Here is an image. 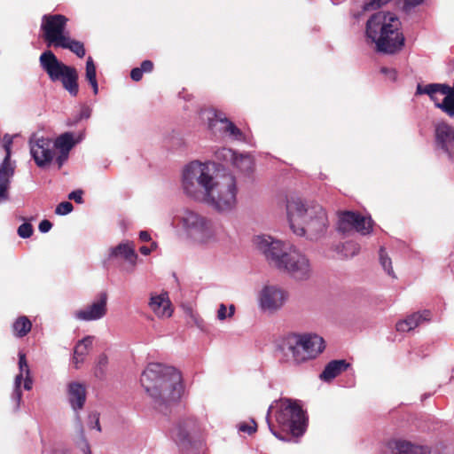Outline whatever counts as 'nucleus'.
Here are the masks:
<instances>
[{
  "mask_svg": "<svg viewBox=\"0 0 454 454\" xmlns=\"http://www.w3.org/2000/svg\"><path fill=\"white\" fill-rule=\"evenodd\" d=\"M93 336H86L79 340L74 348L73 363L74 367L78 369L82 364L85 361L87 355L92 347Z\"/></svg>",
  "mask_w": 454,
  "mask_h": 454,
  "instance_id": "5701e85b",
  "label": "nucleus"
},
{
  "mask_svg": "<svg viewBox=\"0 0 454 454\" xmlns=\"http://www.w3.org/2000/svg\"><path fill=\"white\" fill-rule=\"evenodd\" d=\"M153 63L151 60H144L141 63L140 68L143 71V73H151L153 69Z\"/></svg>",
  "mask_w": 454,
  "mask_h": 454,
  "instance_id": "8fccbe9b",
  "label": "nucleus"
},
{
  "mask_svg": "<svg viewBox=\"0 0 454 454\" xmlns=\"http://www.w3.org/2000/svg\"><path fill=\"white\" fill-rule=\"evenodd\" d=\"M390 0H366L363 5L362 12L354 13L353 17L356 20H360L363 12L372 11L380 8L381 6L387 4Z\"/></svg>",
  "mask_w": 454,
  "mask_h": 454,
  "instance_id": "72a5a7b5",
  "label": "nucleus"
},
{
  "mask_svg": "<svg viewBox=\"0 0 454 454\" xmlns=\"http://www.w3.org/2000/svg\"><path fill=\"white\" fill-rule=\"evenodd\" d=\"M139 239L143 242H148L151 240V236L146 231H142L139 233Z\"/></svg>",
  "mask_w": 454,
  "mask_h": 454,
  "instance_id": "5fc2aeb1",
  "label": "nucleus"
},
{
  "mask_svg": "<svg viewBox=\"0 0 454 454\" xmlns=\"http://www.w3.org/2000/svg\"><path fill=\"white\" fill-rule=\"evenodd\" d=\"M52 227V223L49 221V220H43L40 223H39V231L43 233H45V232H48Z\"/></svg>",
  "mask_w": 454,
  "mask_h": 454,
  "instance_id": "3c124183",
  "label": "nucleus"
},
{
  "mask_svg": "<svg viewBox=\"0 0 454 454\" xmlns=\"http://www.w3.org/2000/svg\"><path fill=\"white\" fill-rule=\"evenodd\" d=\"M380 262L383 268V270L386 271V273L392 277L393 278H395V274L394 272L393 267H392V261L387 254L385 248L380 247Z\"/></svg>",
  "mask_w": 454,
  "mask_h": 454,
  "instance_id": "f704fd0d",
  "label": "nucleus"
},
{
  "mask_svg": "<svg viewBox=\"0 0 454 454\" xmlns=\"http://www.w3.org/2000/svg\"><path fill=\"white\" fill-rule=\"evenodd\" d=\"M232 166L244 173H250L253 170L254 161L249 154H237L232 161Z\"/></svg>",
  "mask_w": 454,
  "mask_h": 454,
  "instance_id": "c756f323",
  "label": "nucleus"
},
{
  "mask_svg": "<svg viewBox=\"0 0 454 454\" xmlns=\"http://www.w3.org/2000/svg\"><path fill=\"white\" fill-rule=\"evenodd\" d=\"M84 454H91L90 446H89V444L87 442H85Z\"/></svg>",
  "mask_w": 454,
  "mask_h": 454,
  "instance_id": "e2e57ef3",
  "label": "nucleus"
},
{
  "mask_svg": "<svg viewBox=\"0 0 454 454\" xmlns=\"http://www.w3.org/2000/svg\"><path fill=\"white\" fill-rule=\"evenodd\" d=\"M74 209V207H73V204L69 201H63V202H60L56 209H55V213L57 215H67L69 213H71Z\"/></svg>",
  "mask_w": 454,
  "mask_h": 454,
  "instance_id": "58836bf2",
  "label": "nucleus"
},
{
  "mask_svg": "<svg viewBox=\"0 0 454 454\" xmlns=\"http://www.w3.org/2000/svg\"><path fill=\"white\" fill-rule=\"evenodd\" d=\"M32 328V323L26 316H20L13 322L12 329L14 336L22 338L26 336Z\"/></svg>",
  "mask_w": 454,
  "mask_h": 454,
  "instance_id": "cd10ccee",
  "label": "nucleus"
},
{
  "mask_svg": "<svg viewBox=\"0 0 454 454\" xmlns=\"http://www.w3.org/2000/svg\"><path fill=\"white\" fill-rule=\"evenodd\" d=\"M156 247H157L156 243H153L150 248H152V251H153L156 248Z\"/></svg>",
  "mask_w": 454,
  "mask_h": 454,
  "instance_id": "0e129e2a",
  "label": "nucleus"
},
{
  "mask_svg": "<svg viewBox=\"0 0 454 454\" xmlns=\"http://www.w3.org/2000/svg\"><path fill=\"white\" fill-rule=\"evenodd\" d=\"M54 148H58L62 153H69L74 145V141L72 133L66 132L60 135L55 141H53Z\"/></svg>",
  "mask_w": 454,
  "mask_h": 454,
  "instance_id": "7c9ffc66",
  "label": "nucleus"
},
{
  "mask_svg": "<svg viewBox=\"0 0 454 454\" xmlns=\"http://www.w3.org/2000/svg\"><path fill=\"white\" fill-rule=\"evenodd\" d=\"M450 91V87L449 86V91L443 94L445 97L441 103H436V107L450 117H454V94Z\"/></svg>",
  "mask_w": 454,
  "mask_h": 454,
  "instance_id": "473e14b6",
  "label": "nucleus"
},
{
  "mask_svg": "<svg viewBox=\"0 0 454 454\" xmlns=\"http://www.w3.org/2000/svg\"><path fill=\"white\" fill-rule=\"evenodd\" d=\"M381 74H383L389 81L395 82L397 78V72L394 68L383 67L380 68Z\"/></svg>",
  "mask_w": 454,
  "mask_h": 454,
  "instance_id": "a18cd8bd",
  "label": "nucleus"
},
{
  "mask_svg": "<svg viewBox=\"0 0 454 454\" xmlns=\"http://www.w3.org/2000/svg\"><path fill=\"white\" fill-rule=\"evenodd\" d=\"M373 221L370 216L362 215L353 211L338 213L337 231L343 234L356 231L361 235H367L372 231Z\"/></svg>",
  "mask_w": 454,
  "mask_h": 454,
  "instance_id": "f8f14e48",
  "label": "nucleus"
},
{
  "mask_svg": "<svg viewBox=\"0 0 454 454\" xmlns=\"http://www.w3.org/2000/svg\"><path fill=\"white\" fill-rule=\"evenodd\" d=\"M18 234L23 239H27L33 234V226L29 223H24L18 228Z\"/></svg>",
  "mask_w": 454,
  "mask_h": 454,
  "instance_id": "a19ab883",
  "label": "nucleus"
},
{
  "mask_svg": "<svg viewBox=\"0 0 454 454\" xmlns=\"http://www.w3.org/2000/svg\"><path fill=\"white\" fill-rule=\"evenodd\" d=\"M12 141L11 138L6 140L4 138V148L6 152V155L0 166V201L6 200L8 199V190L10 188L11 178L14 175L15 167L11 162V146Z\"/></svg>",
  "mask_w": 454,
  "mask_h": 454,
  "instance_id": "a211bd4d",
  "label": "nucleus"
},
{
  "mask_svg": "<svg viewBox=\"0 0 454 454\" xmlns=\"http://www.w3.org/2000/svg\"><path fill=\"white\" fill-rule=\"evenodd\" d=\"M86 387L79 382H70L67 386V399L74 411L82 410L86 402Z\"/></svg>",
  "mask_w": 454,
  "mask_h": 454,
  "instance_id": "412c9836",
  "label": "nucleus"
},
{
  "mask_svg": "<svg viewBox=\"0 0 454 454\" xmlns=\"http://www.w3.org/2000/svg\"><path fill=\"white\" fill-rule=\"evenodd\" d=\"M68 19L62 14H45L42 18L41 30L48 47H58L67 36L65 30Z\"/></svg>",
  "mask_w": 454,
  "mask_h": 454,
  "instance_id": "9d476101",
  "label": "nucleus"
},
{
  "mask_svg": "<svg viewBox=\"0 0 454 454\" xmlns=\"http://www.w3.org/2000/svg\"><path fill=\"white\" fill-rule=\"evenodd\" d=\"M278 270L288 273L294 279L298 281L308 280L313 271L308 256L295 249H291Z\"/></svg>",
  "mask_w": 454,
  "mask_h": 454,
  "instance_id": "9b49d317",
  "label": "nucleus"
},
{
  "mask_svg": "<svg viewBox=\"0 0 454 454\" xmlns=\"http://www.w3.org/2000/svg\"><path fill=\"white\" fill-rule=\"evenodd\" d=\"M67 157H68V153L60 152V154L57 157V160H56L57 163L59 165V168H61L64 161L67 160Z\"/></svg>",
  "mask_w": 454,
  "mask_h": 454,
  "instance_id": "603ef678",
  "label": "nucleus"
},
{
  "mask_svg": "<svg viewBox=\"0 0 454 454\" xmlns=\"http://www.w3.org/2000/svg\"><path fill=\"white\" fill-rule=\"evenodd\" d=\"M143 71L140 67H135L130 72V77L135 82H139L143 78Z\"/></svg>",
  "mask_w": 454,
  "mask_h": 454,
  "instance_id": "09e8293b",
  "label": "nucleus"
},
{
  "mask_svg": "<svg viewBox=\"0 0 454 454\" xmlns=\"http://www.w3.org/2000/svg\"><path fill=\"white\" fill-rule=\"evenodd\" d=\"M434 146L439 153L454 160V127L446 122L435 124Z\"/></svg>",
  "mask_w": 454,
  "mask_h": 454,
  "instance_id": "dca6fc26",
  "label": "nucleus"
},
{
  "mask_svg": "<svg viewBox=\"0 0 454 454\" xmlns=\"http://www.w3.org/2000/svg\"><path fill=\"white\" fill-rule=\"evenodd\" d=\"M24 376H25V373L20 372L15 378V389H14L13 395H14V398L17 400L18 403H20L21 396H22V391L20 390V384H21L22 380H25Z\"/></svg>",
  "mask_w": 454,
  "mask_h": 454,
  "instance_id": "ea45409f",
  "label": "nucleus"
},
{
  "mask_svg": "<svg viewBox=\"0 0 454 454\" xmlns=\"http://www.w3.org/2000/svg\"><path fill=\"white\" fill-rule=\"evenodd\" d=\"M111 256L121 257L134 267L137 263V254L135 252V247L132 243H121L111 249Z\"/></svg>",
  "mask_w": 454,
  "mask_h": 454,
  "instance_id": "393cba45",
  "label": "nucleus"
},
{
  "mask_svg": "<svg viewBox=\"0 0 454 454\" xmlns=\"http://www.w3.org/2000/svg\"><path fill=\"white\" fill-rule=\"evenodd\" d=\"M217 318L220 321H223V320L229 318L228 312H227V307L223 303H221L219 305V308L217 310Z\"/></svg>",
  "mask_w": 454,
  "mask_h": 454,
  "instance_id": "de8ad7c7",
  "label": "nucleus"
},
{
  "mask_svg": "<svg viewBox=\"0 0 454 454\" xmlns=\"http://www.w3.org/2000/svg\"><path fill=\"white\" fill-rule=\"evenodd\" d=\"M365 35L375 44L379 52L394 54L404 44L402 23L393 12H378L365 24Z\"/></svg>",
  "mask_w": 454,
  "mask_h": 454,
  "instance_id": "39448f33",
  "label": "nucleus"
},
{
  "mask_svg": "<svg viewBox=\"0 0 454 454\" xmlns=\"http://www.w3.org/2000/svg\"><path fill=\"white\" fill-rule=\"evenodd\" d=\"M150 309L159 317H169L173 309L167 293L152 294L149 301Z\"/></svg>",
  "mask_w": 454,
  "mask_h": 454,
  "instance_id": "aec40b11",
  "label": "nucleus"
},
{
  "mask_svg": "<svg viewBox=\"0 0 454 454\" xmlns=\"http://www.w3.org/2000/svg\"><path fill=\"white\" fill-rule=\"evenodd\" d=\"M19 368L20 372L25 373V376L30 374V370L26 358V355L22 352L19 353Z\"/></svg>",
  "mask_w": 454,
  "mask_h": 454,
  "instance_id": "79ce46f5",
  "label": "nucleus"
},
{
  "mask_svg": "<svg viewBox=\"0 0 454 454\" xmlns=\"http://www.w3.org/2000/svg\"><path fill=\"white\" fill-rule=\"evenodd\" d=\"M31 387H32V380L29 375H26L25 380H24V388L26 390H29V389H31Z\"/></svg>",
  "mask_w": 454,
  "mask_h": 454,
  "instance_id": "6e6d98bb",
  "label": "nucleus"
},
{
  "mask_svg": "<svg viewBox=\"0 0 454 454\" xmlns=\"http://www.w3.org/2000/svg\"><path fill=\"white\" fill-rule=\"evenodd\" d=\"M257 425L254 420H251V424L241 423L239 425V430L248 434H252L256 431Z\"/></svg>",
  "mask_w": 454,
  "mask_h": 454,
  "instance_id": "c03bdc74",
  "label": "nucleus"
},
{
  "mask_svg": "<svg viewBox=\"0 0 454 454\" xmlns=\"http://www.w3.org/2000/svg\"><path fill=\"white\" fill-rule=\"evenodd\" d=\"M324 348V339L313 333L290 334L280 347L282 360L292 364H301L314 359Z\"/></svg>",
  "mask_w": 454,
  "mask_h": 454,
  "instance_id": "423d86ee",
  "label": "nucleus"
},
{
  "mask_svg": "<svg viewBox=\"0 0 454 454\" xmlns=\"http://www.w3.org/2000/svg\"><path fill=\"white\" fill-rule=\"evenodd\" d=\"M256 248L263 254L266 260L277 269L282 265L292 247L269 235H258L254 239Z\"/></svg>",
  "mask_w": 454,
  "mask_h": 454,
  "instance_id": "1a4fd4ad",
  "label": "nucleus"
},
{
  "mask_svg": "<svg viewBox=\"0 0 454 454\" xmlns=\"http://www.w3.org/2000/svg\"><path fill=\"white\" fill-rule=\"evenodd\" d=\"M86 79L87 81L96 80V67L91 57H89L86 61Z\"/></svg>",
  "mask_w": 454,
  "mask_h": 454,
  "instance_id": "e433bc0d",
  "label": "nucleus"
},
{
  "mask_svg": "<svg viewBox=\"0 0 454 454\" xmlns=\"http://www.w3.org/2000/svg\"><path fill=\"white\" fill-rule=\"evenodd\" d=\"M90 418H93L95 419V424L92 427L96 428L98 432H101V427H100V423H99V414L93 413L92 415H90Z\"/></svg>",
  "mask_w": 454,
  "mask_h": 454,
  "instance_id": "864d4df0",
  "label": "nucleus"
},
{
  "mask_svg": "<svg viewBox=\"0 0 454 454\" xmlns=\"http://www.w3.org/2000/svg\"><path fill=\"white\" fill-rule=\"evenodd\" d=\"M393 454H430L427 447L413 444L407 441H395Z\"/></svg>",
  "mask_w": 454,
  "mask_h": 454,
  "instance_id": "bb28decb",
  "label": "nucleus"
},
{
  "mask_svg": "<svg viewBox=\"0 0 454 454\" xmlns=\"http://www.w3.org/2000/svg\"><path fill=\"white\" fill-rule=\"evenodd\" d=\"M108 294L106 291L98 293L91 304L77 310L74 316L82 321H96L104 317L107 313Z\"/></svg>",
  "mask_w": 454,
  "mask_h": 454,
  "instance_id": "f3484780",
  "label": "nucleus"
},
{
  "mask_svg": "<svg viewBox=\"0 0 454 454\" xmlns=\"http://www.w3.org/2000/svg\"><path fill=\"white\" fill-rule=\"evenodd\" d=\"M139 251L142 254L144 255H148L151 254L152 252V248H149L148 247H145V246H142L140 248H139Z\"/></svg>",
  "mask_w": 454,
  "mask_h": 454,
  "instance_id": "bf43d9fd",
  "label": "nucleus"
},
{
  "mask_svg": "<svg viewBox=\"0 0 454 454\" xmlns=\"http://www.w3.org/2000/svg\"><path fill=\"white\" fill-rule=\"evenodd\" d=\"M200 241L204 239V237H207V239L211 238L213 233L211 230L208 227L207 222L200 217Z\"/></svg>",
  "mask_w": 454,
  "mask_h": 454,
  "instance_id": "37998d69",
  "label": "nucleus"
},
{
  "mask_svg": "<svg viewBox=\"0 0 454 454\" xmlns=\"http://www.w3.org/2000/svg\"><path fill=\"white\" fill-rule=\"evenodd\" d=\"M81 432L82 434H83V429H82V427L81 426Z\"/></svg>",
  "mask_w": 454,
  "mask_h": 454,
  "instance_id": "69168bd1",
  "label": "nucleus"
},
{
  "mask_svg": "<svg viewBox=\"0 0 454 454\" xmlns=\"http://www.w3.org/2000/svg\"><path fill=\"white\" fill-rule=\"evenodd\" d=\"M266 419L272 434L284 442L302 435L307 427V418L301 406L290 399H281L275 405H270Z\"/></svg>",
  "mask_w": 454,
  "mask_h": 454,
  "instance_id": "20e7f679",
  "label": "nucleus"
},
{
  "mask_svg": "<svg viewBox=\"0 0 454 454\" xmlns=\"http://www.w3.org/2000/svg\"><path fill=\"white\" fill-rule=\"evenodd\" d=\"M236 152L227 147L214 152L215 160L200 162V186L204 189V200L218 211H229L237 202L235 176L223 165L235 158Z\"/></svg>",
  "mask_w": 454,
  "mask_h": 454,
  "instance_id": "f257e3e1",
  "label": "nucleus"
},
{
  "mask_svg": "<svg viewBox=\"0 0 454 454\" xmlns=\"http://www.w3.org/2000/svg\"><path fill=\"white\" fill-rule=\"evenodd\" d=\"M348 367L349 364L345 360H333L325 365L324 371L320 374V379L326 382L331 381Z\"/></svg>",
  "mask_w": 454,
  "mask_h": 454,
  "instance_id": "a878e982",
  "label": "nucleus"
},
{
  "mask_svg": "<svg viewBox=\"0 0 454 454\" xmlns=\"http://www.w3.org/2000/svg\"><path fill=\"white\" fill-rule=\"evenodd\" d=\"M58 47L63 49H68L73 53H74L79 58H83L85 56V48L82 42L72 39L69 36H67L63 42H61Z\"/></svg>",
  "mask_w": 454,
  "mask_h": 454,
  "instance_id": "c85d7f7f",
  "label": "nucleus"
},
{
  "mask_svg": "<svg viewBox=\"0 0 454 454\" xmlns=\"http://www.w3.org/2000/svg\"><path fill=\"white\" fill-rule=\"evenodd\" d=\"M82 190H76L69 193L68 199L74 200L76 203L81 204L83 202L82 200Z\"/></svg>",
  "mask_w": 454,
  "mask_h": 454,
  "instance_id": "49530a36",
  "label": "nucleus"
},
{
  "mask_svg": "<svg viewBox=\"0 0 454 454\" xmlns=\"http://www.w3.org/2000/svg\"><path fill=\"white\" fill-rule=\"evenodd\" d=\"M199 215L192 211L186 210L182 217L183 227L191 234L198 229Z\"/></svg>",
  "mask_w": 454,
  "mask_h": 454,
  "instance_id": "2f4dec72",
  "label": "nucleus"
},
{
  "mask_svg": "<svg viewBox=\"0 0 454 454\" xmlns=\"http://www.w3.org/2000/svg\"><path fill=\"white\" fill-rule=\"evenodd\" d=\"M40 66L53 82H60L68 93L76 97L79 92L78 72L74 67L59 60L51 51L43 52L39 58Z\"/></svg>",
  "mask_w": 454,
  "mask_h": 454,
  "instance_id": "0eeeda50",
  "label": "nucleus"
},
{
  "mask_svg": "<svg viewBox=\"0 0 454 454\" xmlns=\"http://www.w3.org/2000/svg\"><path fill=\"white\" fill-rule=\"evenodd\" d=\"M288 294L277 286H265L258 294V306L262 312L275 313L286 302Z\"/></svg>",
  "mask_w": 454,
  "mask_h": 454,
  "instance_id": "ddd939ff",
  "label": "nucleus"
},
{
  "mask_svg": "<svg viewBox=\"0 0 454 454\" xmlns=\"http://www.w3.org/2000/svg\"><path fill=\"white\" fill-rule=\"evenodd\" d=\"M449 91V85L442 84V83H429L427 85H423L421 83H418L416 88V95H427L432 101L434 102V106H436V103H440L437 98V93L443 95L444 93Z\"/></svg>",
  "mask_w": 454,
  "mask_h": 454,
  "instance_id": "b1692460",
  "label": "nucleus"
},
{
  "mask_svg": "<svg viewBox=\"0 0 454 454\" xmlns=\"http://www.w3.org/2000/svg\"><path fill=\"white\" fill-rule=\"evenodd\" d=\"M431 318L430 310H423L421 312H415L408 316L404 320L399 321L396 324V330L398 332H410L419 326L424 321H429Z\"/></svg>",
  "mask_w": 454,
  "mask_h": 454,
  "instance_id": "4be33fe9",
  "label": "nucleus"
},
{
  "mask_svg": "<svg viewBox=\"0 0 454 454\" xmlns=\"http://www.w3.org/2000/svg\"><path fill=\"white\" fill-rule=\"evenodd\" d=\"M107 364H108L107 356L106 354H100L98 357L95 372H94V374L97 378L102 379L105 376Z\"/></svg>",
  "mask_w": 454,
  "mask_h": 454,
  "instance_id": "c9c22d12",
  "label": "nucleus"
},
{
  "mask_svg": "<svg viewBox=\"0 0 454 454\" xmlns=\"http://www.w3.org/2000/svg\"><path fill=\"white\" fill-rule=\"evenodd\" d=\"M234 313H235V306L233 304H231L229 306V312H228L229 318H231L234 316Z\"/></svg>",
  "mask_w": 454,
  "mask_h": 454,
  "instance_id": "052dcab7",
  "label": "nucleus"
},
{
  "mask_svg": "<svg viewBox=\"0 0 454 454\" xmlns=\"http://www.w3.org/2000/svg\"><path fill=\"white\" fill-rule=\"evenodd\" d=\"M199 424L195 418H185L182 419L175 430L173 437L179 446L185 451H189L196 445Z\"/></svg>",
  "mask_w": 454,
  "mask_h": 454,
  "instance_id": "4468645a",
  "label": "nucleus"
},
{
  "mask_svg": "<svg viewBox=\"0 0 454 454\" xmlns=\"http://www.w3.org/2000/svg\"><path fill=\"white\" fill-rule=\"evenodd\" d=\"M90 116V113H89V110L88 109H83L81 114H80V119H82V118H89Z\"/></svg>",
  "mask_w": 454,
  "mask_h": 454,
  "instance_id": "680f3d73",
  "label": "nucleus"
},
{
  "mask_svg": "<svg viewBox=\"0 0 454 454\" xmlns=\"http://www.w3.org/2000/svg\"><path fill=\"white\" fill-rule=\"evenodd\" d=\"M200 119L207 121V127L212 131L217 128L231 140L249 143L247 135L234 122L214 109L200 107Z\"/></svg>",
  "mask_w": 454,
  "mask_h": 454,
  "instance_id": "6e6552de",
  "label": "nucleus"
},
{
  "mask_svg": "<svg viewBox=\"0 0 454 454\" xmlns=\"http://www.w3.org/2000/svg\"><path fill=\"white\" fill-rule=\"evenodd\" d=\"M344 254L343 255L348 256H354L356 254H358L359 251V246L352 241L346 242L342 245Z\"/></svg>",
  "mask_w": 454,
  "mask_h": 454,
  "instance_id": "4c0bfd02",
  "label": "nucleus"
},
{
  "mask_svg": "<svg viewBox=\"0 0 454 454\" xmlns=\"http://www.w3.org/2000/svg\"><path fill=\"white\" fill-rule=\"evenodd\" d=\"M88 82H89V83L90 84V86L92 87L94 94H97V93H98V81H97V79H96V80H94V81H93V80H91V81H88Z\"/></svg>",
  "mask_w": 454,
  "mask_h": 454,
  "instance_id": "4d7b16f0",
  "label": "nucleus"
},
{
  "mask_svg": "<svg viewBox=\"0 0 454 454\" xmlns=\"http://www.w3.org/2000/svg\"><path fill=\"white\" fill-rule=\"evenodd\" d=\"M404 2L407 5L417 6L423 2V0H404Z\"/></svg>",
  "mask_w": 454,
  "mask_h": 454,
  "instance_id": "13d9d810",
  "label": "nucleus"
},
{
  "mask_svg": "<svg viewBox=\"0 0 454 454\" xmlns=\"http://www.w3.org/2000/svg\"><path fill=\"white\" fill-rule=\"evenodd\" d=\"M289 225L293 232L309 240L317 241L323 238L329 227L325 209L316 201L292 198L286 202Z\"/></svg>",
  "mask_w": 454,
  "mask_h": 454,
  "instance_id": "7ed1b4c3",
  "label": "nucleus"
},
{
  "mask_svg": "<svg viewBox=\"0 0 454 454\" xmlns=\"http://www.w3.org/2000/svg\"><path fill=\"white\" fill-rule=\"evenodd\" d=\"M181 183L184 192L191 198L197 199L199 193V160H192L184 167Z\"/></svg>",
  "mask_w": 454,
  "mask_h": 454,
  "instance_id": "6ab92c4d",
  "label": "nucleus"
},
{
  "mask_svg": "<svg viewBox=\"0 0 454 454\" xmlns=\"http://www.w3.org/2000/svg\"><path fill=\"white\" fill-rule=\"evenodd\" d=\"M29 145L31 155L38 167L43 168L51 162L55 150L52 139L34 136L29 140Z\"/></svg>",
  "mask_w": 454,
  "mask_h": 454,
  "instance_id": "2eb2a0df",
  "label": "nucleus"
},
{
  "mask_svg": "<svg viewBox=\"0 0 454 454\" xmlns=\"http://www.w3.org/2000/svg\"><path fill=\"white\" fill-rule=\"evenodd\" d=\"M140 381L160 411L177 403L184 392L180 372L173 366L160 363L148 364L141 374Z\"/></svg>",
  "mask_w": 454,
  "mask_h": 454,
  "instance_id": "f03ea898",
  "label": "nucleus"
}]
</instances>
